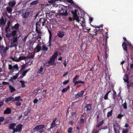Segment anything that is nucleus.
<instances>
[{
    "instance_id": "obj_14",
    "label": "nucleus",
    "mask_w": 133,
    "mask_h": 133,
    "mask_svg": "<svg viewBox=\"0 0 133 133\" xmlns=\"http://www.w3.org/2000/svg\"><path fill=\"white\" fill-rule=\"evenodd\" d=\"M122 46L124 50L127 52L128 51L127 47V45L126 44V42H124L122 43Z\"/></svg>"
},
{
    "instance_id": "obj_7",
    "label": "nucleus",
    "mask_w": 133,
    "mask_h": 133,
    "mask_svg": "<svg viewBox=\"0 0 133 133\" xmlns=\"http://www.w3.org/2000/svg\"><path fill=\"white\" fill-rule=\"evenodd\" d=\"M23 127V125L21 124H19L16 127V128L14 129V131H13V133H15V132H20L22 130V129Z\"/></svg>"
},
{
    "instance_id": "obj_25",
    "label": "nucleus",
    "mask_w": 133,
    "mask_h": 133,
    "mask_svg": "<svg viewBox=\"0 0 133 133\" xmlns=\"http://www.w3.org/2000/svg\"><path fill=\"white\" fill-rule=\"evenodd\" d=\"M27 59V58L25 57V56H20L18 59V61H17V62H19L20 61L22 60H24Z\"/></svg>"
},
{
    "instance_id": "obj_52",
    "label": "nucleus",
    "mask_w": 133,
    "mask_h": 133,
    "mask_svg": "<svg viewBox=\"0 0 133 133\" xmlns=\"http://www.w3.org/2000/svg\"><path fill=\"white\" fill-rule=\"evenodd\" d=\"M21 102H18L15 103L16 105L17 106H20L21 105Z\"/></svg>"
},
{
    "instance_id": "obj_27",
    "label": "nucleus",
    "mask_w": 133,
    "mask_h": 133,
    "mask_svg": "<svg viewBox=\"0 0 133 133\" xmlns=\"http://www.w3.org/2000/svg\"><path fill=\"white\" fill-rule=\"evenodd\" d=\"M104 123L103 120H102L101 121L99 122L98 124H97L96 125V128H99L100 126L102 125Z\"/></svg>"
},
{
    "instance_id": "obj_49",
    "label": "nucleus",
    "mask_w": 133,
    "mask_h": 133,
    "mask_svg": "<svg viewBox=\"0 0 133 133\" xmlns=\"http://www.w3.org/2000/svg\"><path fill=\"white\" fill-rule=\"evenodd\" d=\"M108 95L109 94H108L107 93H106L104 97V99L107 100L108 99Z\"/></svg>"
},
{
    "instance_id": "obj_60",
    "label": "nucleus",
    "mask_w": 133,
    "mask_h": 133,
    "mask_svg": "<svg viewBox=\"0 0 133 133\" xmlns=\"http://www.w3.org/2000/svg\"><path fill=\"white\" fill-rule=\"evenodd\" d=\"M42 35L41 34H38L37 37L38 39L39 38L41 39V36Z\"/></svg>"
},
{
    "instance_id": "obj_11",
    "label": "nucleus",
    "mask_w": 133,
    "mask_h": 133,
    "mask_svg": "<svg viewBox=\"0 0 133 133\" xmlns=\"http://www.w3.org/2000/svg\"><path fill=\"white\" fill-rule=\"evenodd\" d=\"M92 104H88L87 105L86 108H87L86 111L87 112H91L92 110Z\"/></svg>"
},
{
    "instance_id": "obj_57",
    "label": "nucleus",
    "mask_w": 133,
    "mask_h": 133,
    "mask_svg": "<svg viewBox=\"0 0 133 133\" xmlns=\"http://www.w3.org/2000/svg\"><path fill=\"white\" fill-rule=\"evenodd\" d=\"M4 119V118L3 117H0V122H3Z\"/></svg>"
},
{
    "instance_id": "obj_26",
    "label": "nucleus",
    "mask_w": 133,
    "mask_h": 133,
    "mask_svg": "<svg viewBox=\"0 0 133 133\" xmlns=\"http://www.w3.org/2000/svg\"><path fill=\"white\" fill-rule=\"evenodd\" d=\"M9 88L11 93H12L14 91L16 90L15 89L13 86H12L11 85H9Z\"/></svg>"
},
{
    "instance_id": "obj_31",
    "label": "nucleus",
    "mask_w": 133,
    "mask_h": 133,
    "mask_svg": "<svg viewBox=\"0 0 133 133\" xmlns=\"http://www.w3.org/2000/svg\"><path fill=\"white\" fill-rule=\"evenodd\" d=\"M112 109L110 111H109L107 113V117H108L112 116Z\"/></svg>"
},
{
    "instance_id": "obj_42",
    "label": "nucleus",
    "mask_w": 133,
    "mask_h": 133,
    "mask_svg": "<svg viewBox=\"0 0 133 133\" xmlns=\"http://www.w3.org/2000/svg\"><path fill=\"white\" fill-rule=\"evenodd\" d=\"M15 69H16L17 70H18V65L17 64H16L14 65L13 66L12 70H14Z\"/></svg>"
},
{
    "instance_id": "obj_55",
    "label": "nucleus",
    "mask_w": 133,
    "mask_h": 133,
    "mask_svg": "<svg viewBox=\"0 0 133 133\" xmlns=\"http://www.w3.org/2000/svg\"><path fill=\"white\" fill-rule=\"evenodd\" d=\"M80 129L79 128L77 127L76 128V133H79V132Z\"/></svg>"
},
{
    "instance_id": "obj_41",
    "label": "nucleus",
    "mask_w": 133,
    "mask_h": 133,
    "mask_svg": "<svg viewBox=\"0 0 133 133\" xmlns=\"http://www.w3.org/2000/svg\"><path fill=\"white\" fill-rule=\"evenodd\" d=\"M124 116V115L119 114L117 116V118L119 119H122V117Z\"/></svg>"
},
{
    "instance_id": "obj_45",
    "label": "nucleus",
    "mask_w": 133,
    "mask_h": 133,
    "mask_svg": "<svg viewBox=\"0 0 133 133\" xmlns=\"http://www.w3.org/2000/svg\"><path fill=\"white\" fill-rule=\"evenodd\" d=\"M72 128L71 127L69 128L68 130V133H72Z\"/></svg>"
},
{
    "instance_id": "obj_24",
    "label": "nucleus",
    "mask_w": 133,
    "mask_h": 133,
    "mask_svg": "<svg viewBox=\"0 0 133 133\" xmlns=\"http://www.w3.org/2000/svg\"><path fill=\"white\" fill-rule=\"evenodd\" d=\"M35 49H36L37 50V52H39L41 50V47L40 45L39 44H38L36 46Z\"/></svg>"
},
{
    "instance_id": "obj_18",
    "label": "nucleus",
    "mask_w": 133,
    "mask_h": 133,
    "mask_svg": "<svg viewBox=\"0 0 133 133\" xmlns=\"http://www.w3.org/2000/svg\"><path fill=\"white\" fill-rule=\"evenodd\" d=\"M14 98V97H10L6 98L5 101L6 102L8 103V102L12 100H13Z\"/></svg>"
},
{
    "instance_id": "obj_1",
    "label": "nucleus",
    "mask_w": 133,
    "mask_h": 133,
    "mask_svg": "<svg viewBox=\"0 0 133 133\" xmlns=\"http://www.w3.org/2000/svg\"><path fill=\"white\" fill-rule=\"evenodd\" d=\"M48 21L45 18H41L39 20L36 22V31L38 33H42L41 29L39 28L41 27V24H42V26H46Z\"/></svg>"
},
{
    "instance_id": "obj_34",
    "label": "nucleus",
    "mask_w": 133,
    "mask_h": 133,
    "mask_svg": "<svg viewBox=\"0 0 133 133\" xmlns=\"http://www.w3.org/2000/svg\"><path fill=\"white\" fill-rule=\"evenodd\" d=\"M11 34V36H13V37L15 36L17 34V31L16 30H13Z\"/></svg>"
},
{
    "instance_id": "obj_2",
    "label": "nucleus",
    "mask_w": 133,
    "mask_h": 133,
    "mask_svg": "<svg viewBox=\"0 0 133 133\" xmlns=\"http://www.w3.org/2000/svg\"><path fill=\"white\" fill-rule=\"evenodd\" d=\"M64 7L62 8L58 11V13L60 16H67L68 15L67 11V7L63 6Z\"/></svg>"
},
{
    "instance_id": "obj_30",
    "label": "nucleus",
    "mask_w": 133,
    "mask_h": 133,
    "mask_svg": "<svg viewBox=\"0 0 133 133\" xmlns=\"http://www.w3.org/2000/svg\"><path fill=\"white\" fill-rule=\"evenodd\" d=\"M38 3V0H36V1H33L31 2L30 4L31 5H35L37 4Z\"/></svg>"
},
{
    "instance_id": "obj_44",
    "label": "nucleus",
    "mask_w": 133,
    "mask_h": 133,
    "mask_svg": "<svg viewBox=\"0 0 133 133\" xmlns=\"http://www.w3.org/2000/svg\"><path fill=\"white\" fill-rule=\"evenodd\" d=\"M5 36L6 37L9 38H10L12 36L11 34V33L9 34L8 33H6L5 34Z\"/></svg>"
},
{
    "instance_id": "obj_10",
    "label": "nucleus",
    "mask_w": 133,
    "mask_h": 133,
    "mask_svg": "<svg viewBox=\"0 0 133 133\" xmlns=\"http://www.w3.org/2000/svg\"><path fill=\"white\" fill-rule=\"evenodd\" d=\"M57 36L59 37L62 38L65 35V32L62 31H59L57 33Z\"/></svg>"
},
{
    "instance_id": "obj_47",
    "label": "nucleus",
    "mask_w": 133,
    "mask_h": 133,
    "mask_svg": "<svg viewBox=\"0 0 133 133\" xmlns=\"http://www.w3.org/2000/svg\"><path fill=\"white\" fill-rule=\"evenodd\" d=\"M8 48L7 47H6L4 49H3V53H5L6 52V51L8 50Z\"/></svg>"
},
{
    "instance_id": "obj_6",
    "label": "nucleus",
    "mask_w": 133,
    "mask_h": 133,
    "mask_svg": "<svg viewBox=\"0 0 133 133\" xmlns=\"http://www.w3.org/2000/svg\"><path fill=\"white\" fill-rule=\"evenodd\" d=\"M113 127L115 133H120V127L117 123H113Z\"/></svg>"
},
{
    "instance_id": "obj_16",
    "label": "nucleus",
    "mask_w": 133,
    "mask_h": 133,
    "mask_svg": "<svg viewBox=\"0 0 133 133\" xmlns=\"http://www.w3.org/2000/svg\"><path fill=\"white\" fill-rule=\"evenodd\" d=\"M16 125V124L15 123H11L9 125V128L10 129L13 130L14 131V130L15 128L14 127Z\"/></svg>"
},
{
    "instance_id": "obj_8",
    "label": "nucleus",
    "mask_w": 133,
    "mask_h": 133,
    "mask_svg": "<svg viewBox=\"0 0 133 133\" xmlns=\"http://www.w3.org/2000/svg\"><path fill=\"white\" fill-rule=\"evenodd\" d=\"M17 37H13L12 40L11 41V47H16L17 45L16 44H15L13 45V43H17Z\"/></svg>"
},
{
    "instance_id": "obj_37",
    "label": "nucleus",
    "mask_w": 133,
    "mask_h": 133,
    "mask_svg": "<svg viewBox=\"0 0 133 133\" xmlns=\"http://www.w3.org/2000/svg\"><path fill=\"white\" fill-rule=\"evenodd\" d=\"M6 10L9 13L11 12H12V9L10 7L8 6L6 8Z\"/></svg>"
},
{
    "instance_id": "obj_9",
    "label": "nucleus",
    "mask_w": 133,
    "mask_h": 133,
    "mask_svg": "<svg viewBox=\"0 0 133 133\" xmlns=\"http://www.w3.org/2000/svg\"><path fill=\"white\" fill-rule=\"evenodd\" d=\"M30 14V13L29 12H26L22 14L21 16L23 18L26 19L28 17Z\"/></svg>"
},
{
    "instance_id": "obj_12",
    "label": "nucleus",
    "mask_w": 133,
    "mask_h": 133,
    "mask_svg": "<svg viewBox=\"0 0 133 133\" xmlns=\"http://www.w3.org/2000/svg\"><path fill=\"white\" fill-rule=\"evenodd\" d=\"M123 79L124 81L127 83V84H128L129 82L128 75L126 74L123 77Z\"/></svg>"
},
{
    "instance_id": "obj_39",
    "label": "nucleus",
    "mask_w": 133,
    "mask_h": 133,
    "mask_svg": "<svg viewBox=\"0 0 133 133\" xmlns=\"http://www.w3.org/2000/svg\"><path fill=\"white\" fill-rule=\"evenodd\" d=\"M122 106L123 107V108L125 109H127V103L126 102H125L122 104Z\"/></svg>"
},
{
    "instance_id": "obj_48",
    "label": "nucleus",
    "mask_w": 133,
    "mask_h": 133,
    "mask_svg": "<svg viewBox=\"0 0 133 133\" xmlns=\"http://www.w3.org/2000/svg\"><path fill=\"white\" fill-rule=\"evenodd\" d=\"M128 87H132L133 86V83L131 82L130 83H129L128 84H127Z\"/></svg>"
},
{
    "instance_id": "obj_38",
    "label": "nucleus",
    "mask_w": 133,
    "mask_h": 133,
    "mask_svg": "<svg viewBox=\"0 0 133 133\" xmlns=\"http://www.w3.org/2000/svg\"><path fill=\"white\" fill-rule=\"evenodd\" d=\"M25 64H23L20 70L19 71V72H20L21 71L23 70L25 68Z\"/></svg>"
},
{
    "instance_id": "obj_36",
    "label": "nucleus",
    "mask_w": 133,
    "mask_h": 133,
    "mask_svg": "<svg viewBox=\"0 0 133 133\" xmlns=\"http://www.w3.org/2000/svg\"><path fill=\"white\" fill-rule=\"evenodd\" d=\"M42 50L44 51H47L48 48L45 45H43L42 46Z\"/></svg>"
},
{
    "instance_id": "obj_19",
    "label": "nucleus",
    "mask_w": 133,
    "mask_h": 133,
    "mask_svg": "<svg viewBox=\"0 0 133 133\" xmlns=\"http://www.w3.org/2000/svg\"><path fill=\"white\" fill-rule=\"evenodd\" d=\"M19 26L20 25L18 23H17L16 24H15L14 26L12 27L11 29H18Z\"/></svg>"
},
{
    "instance_id": "obj_32",
    "label": "nucleus",
    "mask_w": 133,
    "mask_h": 133,
    "mask_svg": "<svg viewBox=\"0 0 133 133\" xmlns=\"http://www.w3.org/2000/svg\"><path fill=\"white\" fill-rule=\"evenodd\" d=\"M79 76H78V75H76L75 77L73 78V82L74 83H75V82L76 81L75 80H77L79 78Z\"/></svg>"
},
{
    "instance_id": "obj_15",
    "label": "nucleus",
    "mask_w": 133,
    "mask_h": 133,
    "mask_svg": "<svg viewBox=\"0 0 133 133\" xmlns=\"http://www.w3.org/2000/svg\"><path fill=\"white\" fill-rule=\"evenodd\" d=\"M57 119V118H56L51 123V126L50 127V129L53 128L56 126V124L55 123V122Z\"/></svg>"
},
{
    "instance_id": "obj_43",
    "label": "nucleus",
    "mask_w": 133,
    "mask_h": 133,
    "mask_svg": "<svg viewBox=\"0 0 133 133\" xmlns=\"http://www.w3.org/2000/svg\"><path fill=\"white\" fill-rule=\"evenodd\" d=\"M31 111L29 110H28L27 111L24 112V116H27L28 115L30 112Z\"/></svg>"
},
{
    "instance_id": "obj_64",
    "label": "nucleus",
    "mask_w": 133,
    "mask_h": 133,
    "mask_svg": "<svg viewBox=\"0 0 133 133\" xmlns=\"http://www.w3.org/2000/svg\"><path fill=\"white\" fill-rule=\"evenodd\" d=\"M22 117V115H21L19 116L17 118V119L18 120H20L21 118Z\"/></svg>"
},
{
    "instance_id": "obj_40",
    "label": "nucleus",
    "mask_w": 133,
    "mask_h": 133,
    "mask_svg": "<svg viewBox=\"0 0 133 133\" xmlns=\"http://www.w3.org/2000/svg\"><path fill=\"white\" fill-rule=\"evenodd\" d=\"M20 82L21 83V85L22 88H24L25 87V82L23 81H20Z\"/></svg>"
},
{
    "instance_id": "obj_35",
    "label": "nucleus",
    "mask_w": 133,
    "mask_h": 133,
    "mask_svg": "<svg viewBox=\"0 0 133 133\" xmlns=\"http://www.w3.org/2000/svg\"><path fill=\"white\" fill-rule=\"evenodd\" d=\"M69 88L70 87L69 86H68L66 88L63 89L62 90V92H66L68 90Z\"/></svg>"
},
{
    "instance_id": "obj_13",
    "label": "nucleus",
    "mask_w": 133,
    "mask_h": 133,
    "mask_svg": "<svg viewBox=\"0 0 133 133\" xmlns=\"http://www.w3.org/2000/svg\"><path fill=\"white\" fill-rule=\"evenodd\" d=\"M84 91L82 90L78 92L77 94L75 95V97L77 98H78L79 97H81L83 95Z\"/></svg>"
},
{
    "instance_id": "obj_63",
    "label": "nucleus",
    "mask_w": 133,
    "mask_h": 133,
    "mask_svg": "<svg viewBox=\"0 0 133 133\" xmlns=\"http://www.w3.org/2000/svg\"><path fill=\"white\" fill-rule=\"evenodd\" d=\"M38 101V99L36 98H35L33 101V102L35 104Z\"/></svg>"
},
{
    "instance_id": "obj_22",
    "label": "nucleus",
    "mask_w": 133,
    "mask_h": 133,
    "mask_svg": "<svg viewBox=\"0 0 133 133\" xmlns=\"http://www.w3.org/2000/svg\"><path fill=\"white\" fill-rule=\"evenodd\" d=\"M30 68H29L27 70L24 71L22 73V76H21L20 77L22 78L24 76H25L26 75V73L30 70Z\"/></svg>"
},
{
    "instance_id": "obj_21",
    "label": "nucleus",
    "mask_w": 133,
    "mask_h": 133,
    "mask_svg": "<svg viewBox=\"0 0 133 133\" xmlns=\"http://www.w3.org/2000/svg\"><path fill=\"white\" fill-rule=\"evenodd\" d=\"M23 101V100L21 98V97L20 96H19L17 97H16L15 98V99H14L12 100V101L13 102H14L15 101Z\"/></svg>"
},
{
    "instance_id": "obj_4",
    "label": "nucleus",
    "mask_w": 133,
    "mask_h": 133,
    "mask_svg": "<svg viewBox=\"0 0 133 133\" xmlns=\"http://www.w3.org/2000/svg\"><path fill=\"white\" fill-rule=\"evenodd\" d=\"M58 55L57 52H55L52 55V57L50 58V60L48 61V63L51 65H55V60Z\"/></svg>"
},
{
    "instance_id": "obj_28",
    "label": "nucleus",
    "mask_w": 133,
    "mask_h": 133,
    "mask_svg": "<svg viewBox=\"0 0 133 133\" xmlns=\"http://www.w3.org/2000/svg\"><path fill=\"white\" fill-rule=\"evenodd\" d=\"M44 68L43 66H41L39 69H38V73L39 74H41L43 71Z\"/></svg>"
},
{
    "instance_id": "obj_54",
    "label": "nucleus",
    "mask_w": 133,
    "mask_h": 133,
    "mask_svg": "<svg viewBox=\"0 0 133 133\" xmlns=\"http://www.w3.org/2000/svg\"><path fill=\"white\" fill-rule=\"evenodd\" d=\"M128 132V130L127 129H123L122 131V133H127Z\"/></svg>"
},
{
    "instance_id": "obj_17",
    "label": "nucleus",
    "mask_w": 133,
    "mask_h": 133,
    "mask_svg": "<svg viewBox=\"0 0 133 133\" xmlns=\"http://www.w3.org/2000/svg\"><path fill=\"white\" fill-rule=\"evenodd\" d=\"M16 4V2L15 1H11L8 3V5L11 6L13 7Z\"/></svg>"
},
{
    "instance_id": "obj_33",
    "label": "nucleus",
    "mask_w": 133,
    "mask_h": 133,
    "mask_svg": "<svg viewBox=\"0 0 133 133\" xmlns=\"http://www.w3.org/2000/svg\"><path fill=\"white\" fill-rule=\"evenodd\" d=\"M82 24L81 23V26H82L83 28H84L85 26V21L84 18L83 19V20L81 21Z\"/></svg>"
},
{
    "instance_id": "obj_23",
    "label": "nucleus",
    "mask_w": 133,
    "mask_h": 133,
    "mask_svg": "<svg viewBox=\"0 0 133 133\" xmlns=\"http://www.w3.org/2000/svg\"><path fill=\"white\" fill-rule=\"evenodd\" d=\"M74 83V86H75L78 84L81 83L82 84H84L85 83V82L83 81L79 80L78 81H76Z\"/></svg>"
},
{
    "instance_id": "obj_5",
    "label": "nucleus",
    "mask_w": 133,
    "mask_h": 133,
    "mask_svg": "<svg viewBox=\"0 0 133 133\" xmlns=\"http://www.w3.org/2000/svg\"><path fill=\"white\" fill-rule=\"evenodd\" d=\"M71 10V13L73 15V18L76 20L77 22H79L80 21L79 19L78 16L77 15V10L75 9L74 11L73 10Z\"/></svg>"
},
{
    "instance_id": "obj_20",
    "label": "nucleus",
    "mask_w": 133,
    "mask_h": 133,
    "mask_svg": "<svg viewBox=\"0 0 133 133\" xmlns=\"http://www.w3.org/2000/svg\"><path fill=\"white\" fill-rule=\"evenodd\" d=\"M11 111V110L10 109L7 108L4 111V114H9L10 113Z\"/></svg>"
},
{
    "instance_id": "obj_58",
    "label": "nucleus",
    "mask_w": 133,
    "mask_h": 133,
    "mask_svg": "<svg viewBox=\"0 0 133 133\" xmlns=\"http://www.w3.org/2000/svg\"><path fill=\"white\" fill-rule=\"evenodd\" d=\"M76 113L75 112H71V115L72 116H76Z\"/></svg>"
},
{
    "instance_id": "obj_29",
    "label": "nucleus",
    "mask_w": 133,
    "mask_h": 133,
    "mask_svg": "<svg viewBox=\"0 0 133 133\" xmlns=\"http://www.w3.org/2000/svg\"><path fill=\"white\" fill-rule=\"evenodd\" d=\"M113 98L114 100L115 101L116 97H117L116 93V92L114 90H113Z\"/></svg>"
},
{
    "instance_id": "obj_51",
    "label": "nucleus",
    "mask_w": 133,
    "mask_h": 133,
    "mask_svg": "<svg viewBox=\"0 0 133 133\" xmlns=\"http://www.w3.org/2000/svg\"><path fill=\"white\" fill-rule=\"evenodd\" d=\"M67 2L72 4H74V2L73 0H68Z\"/></svg>"
},
{
    "instance_id": "obj_61",
    "label": "nucleus",
    "mask_w": 133,
    "mask_h": 133,
    "mask_svg": "<svg viewBox=\"0 0 133 133\" xmlns=\"http://www.w3.org/2000/svg\"><path fill=\"white\" fill-rule=\"evenodd\" d=\"M84 121V120L83 118H82L81 119L80 122L81 124L83 123Z\"/></svg>"
},
{
    "instance_id": "obj_59",
    "label": "nucleus",
    "mask_w": 133,
    "mask_h": 133,
    "mask_svg": "<svg viewBox=\"0 0 133 133\" xmlns=\"http://www.w3.org/2000/svg\"><path fill=\"white\" fill-rule=\"evenodd\" d=\"M85 29L86 30H88V32H90V30H91V29L90 28H89L88 29V27H87L85 26Z\"/></svg>"
},
{
    "instance_id": "obj_53",
    "label": "nucleus",
    "mask_w": 133,
    "mask_h": 133,
    "mask_svg": "<svg viewBox=\"0 0 133 133\" xmlns=\"http://www.w3.org/2000/svg\"><path fill=\"white\" fill-rule=\"evenodd\" d=\"M69 80H65L63 82V84L64 85L66 84L69 83Z\"/></svg>"
},
{
    "instance_id": "obj_3",
    "label": "nucleus",
    "mask_w": 133,
    "mask_h": 133,
    "mask_svg": "<svg viewBox=\"0 0 133 133\" xmlns=\"http://www.w3.org/2000/svg\"><path fill=\"white\" fill-rule=\"evenodd\" d=\"M45 128V125H40L36 126L33 129V132L38 131V132L42 133L44 132V129Z\"/></svg>"
},
{
    "instance_id": "obj_62",
    "label": "nucleus",
    "mask_w": 133,
    "mask_h": 133,
    "mask_svg": "<svg viewBox=\"0 0 133 133\" xmlns=\"http://www.w3.org/2000/svg\"><path fill=\"white\" fill-rule=\"evenodd\" d=\"M108 127L107 126H105L103 128H101L99 129V130H101V129H107Z\"/></svg>"
},
{
    "instance_id": "obj_50",
    "label": "nucleus",
    "mask_w": 133,
    "mask_h": 133,
    "mask_svg": "<svg viewBox=\"0 0 133 133\" xmlns=\"http://www.w3.org/2000/svg\"><path fill=\"white\" fill-rule=\"evenodd\" d=\"M9 24L10 22H8V26L6 27L5 29V31L6 32H8V31H7V29H9Z\"/></svg>"
},
{
    "instance_id": "obj_46",
    "label": "nucleus",
    "mask_w": 133,
    "mask_h": 133,
    "mask_svg": "<svg viewBox=\"0 0 133 133\" xmlns=\"http://www.w3.org/2000/svg\"><path fill=\"white\" fill-rule=\"evenodd\" d=\"M99 130L98 131L97 130L94 129L93 131L91 133H98L99 132Z\"/></svg>"
},
{
    "instance_id": "obj_56",
    "label": "nucleus",
    "mask_w": 133,
    "mask_h": 133,
    "mask_svg": "<svg viewBox=\"0 0 133 133\" xmlns=\"http://www.w3.org/2000/svg\"><path fill=\"white\" fill-rule=\"evenodd\" d=\"M13 66L11 64L9 65V69L11 70H12Z\"/></svg>"
}]
</instances>
